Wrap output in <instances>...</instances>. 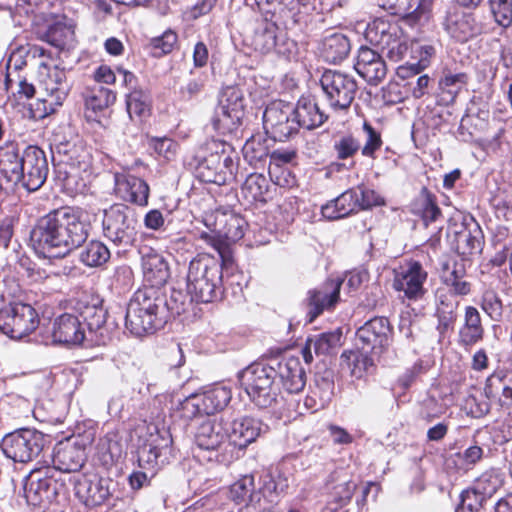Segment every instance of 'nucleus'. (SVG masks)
Masks as SVG:
<instances>
[{"instance_id": "obj_1", "label": "nucleus", "mask_w": 512, "mask_h": 512, "mask_svg": "<svg viewBox=\"0 0 512 512\" xmlns=\"http://www.w3.org/2000/svg\"><path fill=\"white\" fill-rule=\"evenodd\" d=\"M106 315L102 307L88 304L85 292H75L66 299V346L105 345Z\"/></svg>"}, {"instance_id": "obj_2", "label": "nucleus", "mask_w": 512, "mask_h": 512, "mask_svg": "<svg viewBox=\"0 0 512 512\" xmlns=\"http://www.w3.org/2000/svg\"><path fill=\"white\" fill-rule=\"evenodd\" d=\"M169 310L179 315L185 311L184 303L170 307L160 289H138L127 305L125 327L137 337L152 334L167 322Z\"/></svg>"}, {"instance_id": "obj_3", "label": "nucleus", "mask_w": 512, "mask_h": 512, "mask_svg": "<svg viewBox=\"0 0 512 512\" xmlns=\"http://www.w3.org/2000/svg\"><path fill=\"white\" fill-rule=\"evenodd\" d=\"M59 452L54 455L53 466L45 471L35 470L23 479V496L28 505L33 507L55 506L53 512H63L60 508L61 496L64 495V471Z\"/></svg>"}, {"instance_id": "obj_4", "label": "nucleus", "mask_w": 512, "mask_h": 512, "mask_svg": "<svg viewBox=\"0 0 512 512\" xmlns=\"http://www.w3.org/2000/svg\"><path fill=\"white\" fill-rule=\"evenodd\" d=\"M222 278L221 266L215 257L197 255L190 261L187 273V291L191 299L202 303L220 299L223 294Z\"/></svg>"}, {"instance_id": "obj_5", "label": "nucleus", "mask_w": 512, "mask_h": 512, "mask_svg": "<svg viewBox=\"0 0 512 512\" xmlns=\"http://www.w3.org/2000/svg\"><path fill=\"white\" fill-rule=\"evenodd\" d=\"M64 212L55 209L40 218L30 232V244L35 253L47 259L64 257Z\"/></svg>"}, {"instance_id": "obj_6", "label": "nucleus", "mask_w": 512, "mask_h": 512, "mask_svg": "<svg viewBox=\"0 0 512 512\" xmlns=\"http://www.w3.org/2000/svg\"><path fill=\"white\" fill-rule=\"evenodd\" d=\"M238 378L241 387L257 407L269 408L276 402L279 387L272 362L269 365L251 364L239 373Z\"/></svg>"}, {"instance_id": "obj_7", "label": "nucleus", "mask_w": 512, "mask_h": 512, "mask_svg": "<svg viewBox=\"0 0 512 512\" xmlns=\"http://www.w3.org/2000/svg\"><path fill=\"white\" fill-rule=\"evenodd\" d=\"M365 37L371 44L385 52L386 56L394 62L403 60L412 47V43L397 23H390L381 18L368 24Z\"/></svg>"}, {"instance_id": "obj_8", "label": "nucleus", "mask_w": 512, "mask_h": 512, "mask_svg": "<svg viewBox=\"0 0 512 512\" xmlns=\"http://www.w3.org/2000/svg\"><path fill=\"white\" fill-rule=\"evenodd\" d=\"M207 150L209 154L196 167L197 178L205 183L226 184L233 175L231 146L224 141L212 140L207 144Z\"/></svg>"}, {"instance_id": "obj_9", "label": "nucleus", "mask_w": 512, "mask_h": 512, "mask_svg": "<svg viewBox=\"0 0 512 512\" xmlns=\"http://www.w3.org/2000/svg\"><path fill=\"white\" fill-rule=\"evenodd\" d=\"M244 95L237 86L225 87L211 118L215 131L222 135L236 134L244 117Z\"/></svg>"}, {"instance_id": "obj_10", "label": "nucleus", "mask_w": 512, "mask_h": 512, "mask_svg": "<svg viewBox=\"0 0 512 512\" xmlns=\"http://www.w3.org/2000/svg\"><path fill=\"white\" fill-rule=\"evenodd\" d=\"M320 84L326 103L335 112L347 111L358 91L354 76L338 70L324 71Z\"/></svg>"}, {"instance_id": "obj_11", "label": "nucleus", "mask_w": 512, "mask_h": 512, "mask_svg": "<svg viewBox=\"0 0 512 512\" xmlns=\"http://www.w3.org/2000/svg\"><path fill=\"white\" fill-rule=\"evenodd\" d=\"M45 445V436L36 429L21 428L6 434L1 442L4 455L14 462L28 463L37 458Z\"/></svg>"}, {"instance_id": "obj_12", "label": "nucleus", "mask_w": 512, "mask_h": 512, "mask_svg": "<svg viewBox=\"0 0 512 512\" xmlns=\"http://www.w3.org/2000/svg\"><path fill=\"white\" fill-rule=\"evenodd\" d=\"M105 237L118 246H130L136 239V224L132 210L124 204H114L104 211Z\"/></svg>"}, {"instance_id": "obj_13", "label": "nucleus", "mask_w": 512, "mask_h": 512, "mask_svg": "<svg viewBox=\"0 0 512 512\" xmlns=\"http://www.w3.org/2000/svg\"><path fill=\"white\" fill-rule=\"evenodd\" d=\"M428 273L423 265L416 260H409L394 270L393 288L403 292L409 300H419L426 293L424 284Z\"/></svg>"}, {"instance_id": "obj_14", "label": "nucleus", "mask_w": 512, "mask_h": 512, "mask_svg": "<svg viewBox=\"0 0 512 512\" xmlns=\"http://www.w3.org/2000/svg\"><path fill=\"white\" fill-rule=\"evenodd\" d=\"M0 322L4 326V333L9 334L11 338H22L37 328L39 319L36 310L30 304L15 302L2 312Z\"/></svg>"}, {"instance_id": "obj_15", "label": "nucleus", "mask_w": 512, "mask_h": 512, "mask_svg": "<svg viewBox=\"0 0 512 512\" xmlns=\"http://www.w3.org/2000/svg\"><path fill=\"white\" fill-rule=\"evenodd\" d=\"M292 107L282 101L270 103L263 113V127L274 139L283 140L296 132Z\"/></svg>"}, {"instance_id": "obj_16", "label": "nucleus", "mask_w": 512, "mask_h": 512, "mask_svg": "<svg viewBox=\"0 0 512 512\" xmlns=\"http://www.w3.org/2000/svg\"><path fill=\"white\" fill-rule=\"evenodd\" d=\"M443 28L447 34L458 42H466L483 31L482 24L471 12L459 6L450 7L443 20Z\"/></svg>"}, {"instance_id": "obj_17", "label": "nucleus", "mask_w": 512, "mask_h": 512, "mask_svg": "<svg viewBox=\"0 0 512 512\" xmlns=\"http://www.w3.org/2000/svg\"><path fill=\"white\" fill-rule=\"evenodd\" d=\"M22 166L21 187L29 192L38 190L44 184L48 174L44 151L37 146H28L22 153Z\"/></svg>"}, {"instance_id": "obj_18", "label": "nucleus", "mask_w": 512, "mask_h": 512, "mask_svg": "<svg viewBox=\"0 0 512 512\" xmlns=\"http://www.w3.org/2000/svg\"><path fill=\"white\" fill-rule=\"evenodd\" d=\"M392 327L386 317H374L356 332L361 349L381 353L391 343Z\"/></svg>"}, {"instance_id": "obj_19", "label": "nucleus", "mask_w": 512, "mask_h": 512, "mask_svg": "<svg viewBox=\"0 0 512 512\" xmlns=\"http://www.w3.org/2000/svg\"><path fill=\"white\" fill-rule=\"evenodd\" d=\"M74 495L85 506H98L109 497L106 480L95 474H74L69 478Z\"/></svg>"}, {"instance_id": "obj_20", "label": "nucleus", "mask_w": 512, "mask_h": 512, "mask_svg": "<svg viewBox=\"0 0 512 512\" xmlns=\"http://www.w3.org/2000/svg\"><path fill=\"white\" fill-rule=\"evenodd\" d=\"M342 281L339 279H329L319 287L308 292L307 313L308 322H313L325 309L335 306L339 300Z\"/></svg>"}, {"instance_id": "obj_21", "label": "nucleus", "mask_w": 512, "mask_h": 512, "mask_svg": "<svg viewBox=\"0 0 512 512\" xmlns=\"http://www.w3.org/2000/svg\"><path fill=\"white\" fill-rule=\"evenodd\" d=\"M89 230L88 214L81 208L66 207V257L85 244Z\"/></svg>"}, {"instance_id": "obj_22", "label": "nucleus", "mask_w": 512, "mask_h": 512, "mask_svg": "<svg viewBox=\"0 0 512 512\" xmlns=\"http://www.w3.org/2000/svg\"><path fill=\"white\" fill-rule=\"evenodd\" d=\"M139 252L145 280L150 283L149 287L159 289L170 277L167 260L161 253L149 246L141 247Z\"/></svg>"}, {"instance_id": "obj_23", "label": "nucleus", "mask_w": 512, "mask_h": 512, "mask_svg": "<svg viewBox=\"0 0 512 512\" xmlns=\"http://www.w3.org/2000/svg\"><path fill=\"white\" fill-rule=\"evenodd\" d=\"M114 190L122 200L145 206L148 203L149 186L141 178L127 172L114 174Z\"/></svg>"}, {"instance_id": "obj_24", "label": "nucleus", "mask_w": 512, "mask_h": 512, "mask_svg": "<svg viewBox=\"0 0 512 512\" xmlns=\"http://www.w3.org/2000/svg\"><path fill=\"white\" fill-rule=\"evenodd\" d=\"M354 67L370 85L379 84L387 74V66L382 56L367 46L359 48Z\"/></svg>"}, {"instance_id": "obj_25", "label": "nucleus", "mask_w": 512, "mask_h": 512, "mask_svg": "<svg viewBox=\"0 0 512 512\" xmlns=\"http://www.w3.org/2000/svg\"><path fill=\"white\" fill-rule=\"evenodd\" d=\"M276 377L280 379L283 388L289 393H299L306 384V373L301 362L296 357L272 360Z\"/></svg>"}, {"instance_id": "obj_26", "label": "nucleus", "mask_w": 512, "mask_h": 512, "mask_svg": "<svg viewBox=\"0 0 512 512\" xmlns=\"http://www.w3.org/2000/svg\"><path fill=\"white\" fill-rule=\"evenodd\" d=\"M49 68L48 81L46 83L47 90L51 92L50 99H45L37 102L36 111L33 112L34 118H44L52 113H55L58 108L62 106L61 86L64 77V70L58 64H54L51 70V65L44 64Z\"/></svg>"}, {"instance_id": "obj_27", "label": "nucleus", "mask_w": 512, "mask_h": 512, "mask_svg": "<svg viewBox=\"0 0 512 512\" xmlns=\"http://www.w3.org/2000/svg\"><path fill=\"white\" fill-rule=\"evenodd\" d=\"M484 334L479 311L474 306H466L463 323L458 331V345L465 350H470L483 340Z\"/></svg>"}, {"instance_id": "obj_28", "label": "nucleus", "mask_w": 512, "mask_h": 512, "mask_svg": "<svg viewBox=\"0 0 512 512\" xmlns=\"http://www.w3.org/2000/svg\"><path fill=\"white\" fill-rule=\"evenodd\" d=\"M267 430L268 426L263 424L261 420L253 417H242L231 423L228 438L235 446L245 448Z\"/></svg>"}, {"instance_id": "obj_29", "label": "nucleus", "mask_w": 512, "mask_h": 512, "mask_svg": "<svg viewBox=\"0 0 512 512\" xmlns=\"http://www.w3.org/2000/svg\"><path fill=\"white\" fill-rule=\"evenodd\" d=\"M228 438V433L221 421L206 420L195 433V443L201 451L218 450Z\"/></svg>"}, {"instance_id": "obj_30", "label": "nucleus", "mask_w": 512, "mask_h": 512, "mask_svg": "<svg viewBox=\"0 0 512 512\" xmlns=\"http://www.w3.org/2000/svg\"><path fill=\"white\" fill-rule=\"evenodd\" d=\"M293 120L296 124V132L300 128L312 130L321 126L327 116L320 111L318 105L310 98L302 97L296 106L292 108Z\"/></svg>"}, {"instance_id": "obj_31", "label": "nucleus", "mask_w": 512, "mask_h": 512, "mask_svg": "<svg viewBox=\"0 0 512 512\" xmlns=\"http://www.w3.org/2000/svg\"><path fill=\"white\" fill-rule=\"evenodd\" d=\"M359 194L356 189H348L321 208V213L328 220L347 217L358 211Z\"/></svg>"}, {"instance_id": "obj_32", "label": "nucleus", "mask_w": 512, "mask_h": 512, "mask_svg": "<svg viewBox=\"0 0 512 512\" xmlns=\"http://www.w3.org/2000/svg\"><path fill=\"white\" fill-rule=\"evenodd\" d=\"M246 221L233 211L218 210L215 215V229L218 237L229 241H238L244 236Z\"/></svg>"}, {"instance_id": "obj_33", "label": "nucleus", "mask_w": 512, "mask_h": 512, "mask_svg": "<svg viewBox=\"0 0 512 512\" xmlns=\"http://www.w3.org/2000/svg\"><path fill=\"white\" fill-rule=\"evenodd\" d=\"M334 388L330 372H326L324 375L317 374L314 384L310 388V394L305 399V405L314 410L325 408L332 400Z\"/></svg>"}, {"instance_id": "obj_34", "label": "nucleus", "mask_w": 512, "mask_h": 512, "mask_svg": "<svg viewBox=\"0 0 512 512\" xmlns=\"http://www.w3.org/2000/svg\"><path fill=\"white\" fill-rule=\"evenodd\" d=\"M22 167V154L15 148H7L0 154V174L8 184L7 188L20 185L23 180Z\"/></svg>"}, {"instance_id": "obj_35", "label": "nucleus", "mask_w": 512, "mask_h": 512, "mask_svg": "<svg viewBox=\"0 0 512 512\" xmlns=\"http://www.w3.org/2000/svg\"><path fill=\"white\" fill-rule=\"evenodd\" d=\"M230 499L236 504L244 503L247 508L252 507L256 510V506L261 500V492L255 489L254 477L245 475L234 482L230 486Z\"/></svg>"}, {"instance_id": "obj_36", "label": "nucleus", "mask_w": 512, "mask_h": 512, "mask_svg": "<svg viewBox=\"0 0 512 512\" xmlns=\"http://www.w3.org/2000/svg\"><path fill=\"white\" fill-rule=\"evenodd\" d=\"M350 50V40L342 33H332L326 36L322 43V55L330 63L336 64L343 61Z\"/></svg>"}, {"instance_id": "obj_37", "label": "nucleus", "mask_w": 512, "mask_h": 512, "mask_svg": "<svg viewBox=\"0 0 512 512\" xmlns=\"http://www.w3.org/2000/svg\"><path fill=\"white\" fill-rule=\"evenodd\" d=\"M458 306L459 301L453 294L439 295L436 316L438 319L437 330L441 335L445 334L454 325L457 319Z\"/></svg>"}, {"instance_id": "obj_38", "label": "nucleus", "mask_w": 512, "mask_h": 512, "mask_svg": "<svg viewBox=\"0 0 512 512\" xmlns=\"http://www.w3.org/2000/svg\"><path fill=\"white\" fill-rule=\"evenodd\" d=\"M199 395L205 415H212L223 410L232 397L231 390L222 385L209 388Z\"/></svg>"}, {"instance_id": "obj_39", "label": "nucleus", "mask_w": 512, "mask_h": 512, "mask_svg": "<svg viewBox=\"0 0 512 512\" xmlns=\"http://www.w3.org/2000/svg\"><path fill=\"white\" fill-rule=\"evenodd\" d=\"M161 436V444L156 443V439L144 444L138 451V462L141 468L154 469L158 465V459L164 449H168L172 443L169 432L165 431Z\"/></svg>"}, {"instance_id": "obj_40", "label": "nucleus", "mask_w": 512, "mask_h": 512, "mask_svg": "<svg viewBox=\"0 0 512 512\" xmlns=\"http://www.w3.org/2000/svg\"><path fill=\"white\" fill-rule=\"evenodd\" d=\"M79 249L78 259L87 267H99L110 258L109 249L100 241H90Z\"/></svg>"}, {"instance_id": "obj_41", "label": "nucleus", "mask_w": 512, "mask_h": 512, "mask_svg": "<svg viewBox=\"0 0 512 512\" xmlns=\"http://www.w3.org/2000/svg\"><path fill=\"white\" fill-rule=\"evenodd\" d=\"M116 100V94L106 87L101 85L94 86L85 99V107L87 113L92 112L97 114L105 109H107L110 105H112ZM88 118H92L90 114L86 115Z\"/></svg>"}, {"instance_id": "obj_42", "label": "nucleus", "mask_w": 512, "mask_h": 512, "mask_svg": "<svg viewBox=\"0 0 512 512\" xmlns=\"http://www.w3.org/2000/svg\"><path fill=\"white\" fill-rule=\"evenodd\" d=\"M455 246L459 254L472 255L480 252L482 248L481 230L478 226L474 230L462 227L455 233Z\"/></svg>"}, {"instance_id": "obj_43", "label": "nucleus", "mask_w": 512, "mask_h": 512, "mask_svg": "<svg viewBox=\"0 0 512 512\" xmlns=\"http://www.w3.org/2000/svg\"><path fill=\"white\" fill-rule=\"evenodd\" d=\"M483 455V448L474 444L467 447L463 452H457L449 456L446 460V464L448 468L453 465L457 470L466 472L479 463Z\"/></svg>"}, {"instance_id": "obj_44", "label": "nucleus", "mask_w": 512, "mask_h": 512, "mask_svg": "<svg viewBox=\"0 0 512 512\" xmlns=\"http://www.w3.org/2000/svg\"><path fill=\"white\" fill-rule=\"evenodd\" d=\"M367 352L344 351L340 357L342 369H347L355 378H361L373 364Z\"/></svg>"}, {"instance_id": "obj_45", "label": "nucleus", "mask_w": 512, "mask_h": 512, "mask_svg": "<svg viewBox=\"0 0 512 512\" xmlns=\"http://www.w3.org/2000/svg\"><path fill=\"white\" fill-rule=\"evenodd\" d=\"M268 188L269 180L263 174L252 173L247 176L241 190L242 194L248 201L264 202Z\"/></svg>"}, {"instance_id": "obj_46", "label": "nucleus", "mask_w": 512, "mask_h": 512, "mask_svg": "<svg viewBox=\"0 0 512 512\" xmlns=\"http://www.w3.org/2000/svg\"><path fill=\"white\" fill-rule=\"evenodd\" d=\"M72 431L71 435L66 436V442H72L78 450L84 451L86 447L90 446L96 434L95 424L92 420H84L83 422L76 423L74 428H69Z\"/></svg>"}, {"instance_id": "obj_47", "label": "nucleus", "mask_w": 512, "mask_h": 512, "mask_svg": "<svg viewBox=\"0 0 512 512\" xmlns=\"http://www.w3.org/2000/svg\"><path fill=\"white\" fill-rule=\"evenodd\" d=\"M503 474L495 468L483 472L473 483L477 493L482 494L487 499L492 497L503 485Z\"/></svg>"}, {"instance_id": "obj_48", "label": "nucleus", "mask_w": 512, "mask_h": 512, "mask_svg": "<svg viewBox=\"0 0 512 512\" xmlns=\"http://www.w3.org/2000/svg\"><path fill=\"white\" fill-rule=\"evenodd\" d=\"M43 39L48 42L55 51H46L44 48L35 47L34 54L38 53L40 56L47 55L49 57H52L54 54L59 56L64 49V23L57 21L54 24L49 25Z\"/></svg>"}, {"instance_id": "obj_49", "label": "nucleus", "mask_w": 512, "mask_h": 512, "mask_svg": "<svg viewBox=\"0 0 512 512\" xmlns=\"http://www.w3.org/2000/svg\"><path fill=\"white\" fill-rule=\"evenodd\" d=\"M277 27L273 23H265L258 28L252 39V46L255 51L266 54L273 51L277 44Z\"/></svg>"}, {"instance_id": "obj_50", "label": "nucleus", "mask_w": 512, "mask_h": 512, "mask_svg": "<svg viewBox=\"0 0 512 512\" xmlns=\"http://www.w3.org/2000/svg\"><path fill=\"white\" fill-rule=\"evenodd\" d=\"M341 338L342 332L340 329H337L308 339L310 340V345H313L316 355H327L340 345Z\"/></svg>"}, {"instance_id": "obj_51", "label": "nucleus", "mask_w": 512, "mask_h": 512, "mask_svg": "<svg viewBox=\"0 0 512 512\" xmlns=\"http://www.w3.org/2000/svg\"><path fill=\"white\" fill-rule=\"evenodd\" d=\"M63 318L64 314L59 315L54 320H49L44 325L42 331V341L47 346H61L64 343L63 336Z\"/></svg>"}, {"instance_id": "obj_52", "label": "nucleus", "mask_w": 512, "mask_h": 512, "mask_svg": "<svg viewBox=\"0 0 512 512\" xmlns=\"http://www.w3.org/2000/svg\"><path fill=\"white\" fill-rule=\"evenodd\" d=\"M126 106L131 119L144 117L149 112V97L141 90H134L127 96Z\"/></svg>"}, {"instance_id": "obj_53", "label": "nucleus", "mask_w": 512, "mask_h": 512, "mask_svg": "<svg viewBox=\"0 0 512 512\" xmlns=\"http://www.w3.org/2000/svg\"><path fill=\"white\" fill-rule=\"evenodd\" d=\"M466 78L464 73L448 74L444 76L439 82L443 99L447 102H452L462 86L466 83Z\"/></svg>"}, {"instance_id": "obj_54", "label": "nucleus", "mask_w": 512, "mask_h": 512, "mask_svg": "<svg viewBox=\"0 0 512 512\" xmlns=\"http://www.w3.org/2000/svg\"><path fill=\"white\" fill-rule=\"evenodd\" d=\"M486 500L487 498L477 493V490L472 486L461 493L456 512H479Z\"/></svg>"}, {"instance_id": "obj_55", "label": "nucleus", "mask_w": 512, "mask_h": 512, "mask_svg": "<svg viewBox=\"0 0 512 512\" xmlns=\"http://www.w3.org/2000/svg\"><path fill=\"white\" fill-rule=\"evenodd\" d=\"M417 205L426 224L436 221L441 216V210L437 206L434 196L425 188L417 200Z\"/></svg>"}, {"instance_id": "obj_56", "label": "nucleus", "mask_w": 512, "mask_h": 512, "mask_svg": "<svg viewBox=\"0 0 512 512\" xmlns=\"http://www.w3.org/2000/svg\"><path fill=\"white\" fill-rule=\"evenodd\" d=\"M337 158L345 160L353 157L360 149V141L353 134L347 133L334 142Z\"/></svg>"}, {"instance_id": "obj_57", "label": "nucleus", "mask_w": 512, "mask_h": 512, "mask_svg": "<svg viewBox=\"0 0 512 512\" xmlns=\"http://www.w3.org/2000/svg\"><path fill=\"white\" fill-rule=\"evenodd\" d=\"M176 42L177 34L171 30H167L161 36L152 38L148 47L155 57H160L164 54L170 53Z\"/></svg>"}, {"instance_id": "obj_58", "label": "nucleus", "mask_w": 512, "mask_h": 512, "mask_svg": "<svg viewBox=\"0 0 512 512\" xmlns=\"http://www.w3.org/2000/svg\"><path fill=\"white\" fill-rule=\"evenodd\" d=\"M149 145L166 160L174 159L179 149L178 143L168 137H151Z\"/></svg>"}, {"instance_id": "obj_59", "label": "nucleus", "mask_w": 512, "mask_h": 512, "mask_svg": "<svg viewBox=\"0 0 512 512\" xmlns=\"http://www.w3.org/2000/svg\"><path fill=\"white\" fill-rule=\"evenodd\" d=\"M200 238L210 244L218 253L221 263V271L224 268H228L233 264V255L230 247L217 239L215 236L210 235L206 232L201 233Z\"/></svg>"}, {"instance_id": "obj_60", "label": "nucleus", "mask_w": 512, "mask_h": 512, "mask_svg": "<svg viewBox=\"0 0 512 512\" xmlns=\"http://www.w3.org/2000/svg\"><path fill=\"white\" fill-rule=\"evenodd\" d=\"M411 51L413 53H418L417 57H414V59H417L415 62H409V66L412 69L414 73H419L421 70L425 69L429 63L430 59L435 54V48L432 45H416L414 46L412 44Z\"/></svg>"}, {"instance_id": "obj_61", "label": "nucleus", "mask_w": 512, "mask_h": 512, "mask_svg": "<svg viewBox=\"0 0 512 512\" xmlns=\"http://www.w3.org/2000/svg\"><path fill=\"white\" fill-rule=\"evenodd\" d=\"M481 308L493 321H500L502 318V301L493 292H486L483 295L481 300Z\"/></svg>"}, {"instance_id": "obj_62", "label": "nucleus", "mask_w": 512, "mask_h": 512, "mask_svg": "<svg viewBox=\"0 0 512 512\" xmlns=\"http://www.w3.org/2000/svg\"><path fill=\"white\" fill-rule=\"evenodd\" d=\"M363 130L366 133L367 139L361 150L362 155L375 158V152L382 146L381 135L366 121L363 124Z\"/></svg>"}, {"instance_id": "obj_63", "label": "nucleus", "mask_w": 512, "mask_h": 512, "mask_svg": "<svg viewBox=\"0 0 512 512\" xmlns=\"http://www.w3.org/2000/svg\"><path fill=\"white\" fill-rule=\"evenodd\" d=\"M507 375L504 370L494 371L485 382L484 394L488 399H497L500 390L507 381Z\"/></svg>"}, {"instance_id": "obj_64", "label": "nucleus", "mask_w": 512, "mask_h": 512, "mask_svg": "<svg viewBox=\"0 0 512 512\" xmlns=\"http://www.w3.org/2000/svg\"><path fill=\"white\" fill-rule=\"evenodd\" d=\"M356 484L350 480H343L332 488L331 497L340 506L346 505L352 498Z\"/></svg>"}]
</instances>
